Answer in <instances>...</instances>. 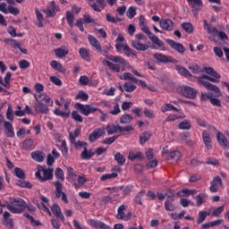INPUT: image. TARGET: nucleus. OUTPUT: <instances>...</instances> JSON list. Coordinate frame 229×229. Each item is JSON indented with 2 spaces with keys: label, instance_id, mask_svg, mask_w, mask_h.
<instances>
[{
  "label": "nucleus",
  "instance_id": "1",
  "mask_svg": "<svg viewBox=\"0 0 229 229\" xmlns=\"http://www.w3.org/2000/svg\"><path fill=\"white\" fill-rule=\"evenodd\" d=\"M204 70L207 74H209V76L203 75L201 77H199L198 78L199 85H202V87H205L207 90L215 92L216 98H221V89H219V87L209 82V81H212L213 83H218L219 80L221 79V74L217 73V72H216V70H214V68L212 67H206L204 68Z\"/></svg>",
  "mask_w": 229,
  "mask_h": 229
},
{
  "label": "nucleus",
  "instance_id": "2",
  "mask_svg": "<svg viewBox=\"0 0 229 229\" xmlns=\"http://www.w3.org/2000/svg\"><path fill=\"white\" fill-rule=\"evenodd\" d=\"M9 212L12 214H22L26 210V207H28V203L24 201V199L21 198H9V200L5 201V205H4Z\"/></svg>",
  "mask_w": 229,
  "mask_h": 229
},
{
  "label": "nucleus",
  "instance_id": "3",
  "mask_svg": "<svg viewBox=\"0 0 229 229\" xmlns=\"http://www.w3.org/2000/svg\"><path fill=\"white\" fill-rule=\"evenodd\" d=\"M140 40H148V38L142 33H138L135 35V39L131 40V47L136 49V51H148L149 49V45L142 44Z\"/></svg>",
  "mask_w": 229,
  "mask_h": 229
},
{
  "label": "nucleus",
  "instance_id": "4",
  "mask_svg": "<svg viewBox=\"0 0 229 229\" xmlns=\"http://www.w3.org/2000/svg\"><path fill=\"white\" fill-rule=\"evenodd\" d=\"M107 60H110L111 62H114L115 64H120V65H123V67H126L127 69H131V72L135 74V76H138L139 78H142V74L140 72H137V70L131 68L130 64L123 57L119 55H106Z\"/></svg>",
  "mask_w": 229,
  "mask_h": 229
},
{
  "label": "nucleus",
  "instance_id": "5",
  "mask_svg": "<svg viewBox=\"0 0 229 229\" xmlns=\"http://www.w3.org/2000/svg\"><path fill=\"white\" fill-rule=\"evenodd\" d=\"M54 185L55 187V194L57 199H60L61 198L64 203H69V199H67V194L64 192V184H62V182H55Z\"/></svg>",
  "mask_w": 229,
  "mask_h": 229
},
{
  "label": "nucleus",
  "instance_id": "6",
  "mask_svg": "<svg viewBox=\"0 0 229 229\" xmlns=\"http://www.w3.org/2000/svg\"><path fill=\"white\" fill-rule=\"evenodd\" d=\"M126 208H128L126 205H121L118 208L116 219L130 221V219L131 218V212L125 213L124 210H126Z\"/></svg>",
  "mask_w": 229,
  "mask_h": 229
},
{
  "label": "nucleus",
  "instance_id": "7",
  "mask_svg": "<svg viewBox=\"0 0 229 229\" xmlns=\"http://www.w3.org/2000/svg\"><path fill=\"white\" fill-rule=\"evenodd\" d=\"M76 108L81 110V114L83 115H89V114H94V112H98V108L92 107L90 105H83L81 103L75 104Z\"/></svg>",
  "mask_w": 229,
  "mask_h": 229
},
{
  "label": "nucleus",
  "instance_id": "8",
  "mask_svg": "<svg viewBox=\"0 0 229 229\" xmlns=\"http://www.w3.org/2000/svg\"><path fill=\"white\" fill-rule=\"evenodd\" d=\"M182 94L184 98H188V99H195L196 96H198V90L194 89V88L186 86L182 89Z\"/></svg>",
  "mask_w": 229,
  "mask_h": 229
},
{
  "label": "nucleus",
  "instance_id": "9",
  "mask_svg": "<svg viewBox=\"0 0 229 229\" xmlns=\"http://www.w3.org/2000/svg\"><path fill=\"white\" fill-rule=\"evenodd\" d=\"M153 57L161 64H178V61L174 58H169L165 55L154 54Z\"/></svg>",
  "mask_w": 229,
  "mask_h": 229
},
{
  "label": "nucleus",
  "instance_id": "10",
  "mask_svg": "<svg viewBox=\"0 0 229 229\" xmlns=\"http://www.w3.org/2000/svg\"><path fill=\"white\" fill-rule=\"evenodd\" d=\"M36 101L39 104L45 105H53V101H51V98L46 95L45 93H36L34 95Z\"/></svg>",
  "mask_w": 229,
  "mask_h": 229
},
{
  "label": "nucleus",
  "instance_id": "11",
  "mask_svg": "<svg viewBox=\"0 0 229 229\" xmlns=\"http://www.w3.org/2000/svg\"><path fill=\"white\" fill-rule=\"evenodd\" d=\"M56 12H60V7L56 5L55 1L50 2V5L44 10V13L48 17H55V15H56Z\"/></svg>",
  "mask_w": 229,
  "mask_h": 229
},
{
  "label": "nucleus",
  "instance_id": "12",
  "mask_svg": "<svg viewBox=\"0 0 229 229\" xmlns=\"http://www.w3.org/2000/svg\"><path fill=\"white\" fill-rule=\"evenodd\" d=\"M200 99L201 101H205V99H209L210 103L213 104L214 106H221V100L214 98L213 93H201Z\"/></svg>",
  "mask_w": 229,
  "mask_h": 229
},
{
  "label": "nucleus",
  "instance_id": "13",
  "mask_svg": "<svg viewBox=\"0 0 229 229\" xmlns=\"http://www.w3.org/2000/svg\"><path fill=\"white\" fill-rule=\"evenodd\" d=\"M105 135V128H97L89 135V142H96L98 139Z\"/></svg>",
  "mask_w": 229,
  "mask_h": 229
},
{
  "label": "nucleus",
  "instance_id": "14",
  "mask_svg": "<svg viewBox=\"0 0 229 229\" xmlns=\"http://www.w3.org/2000/svg\"><path fill=\"white\" fill-rule=\"evenodd\" d=\"M188 1V4H190V6H191V10L193 14L198 15V13L199 12V10H201V7L203 6V1L201 0H187Z\"/></svg>",
  "mask_w": 229,
  "mask_h": 229
},
{
  "label": "nucleus",
  "instance_id": "15",
  "mask_svg": "<svg viewBox=\"0 0 229 229\" xmlns=\"http://www.w3.org/2000/svg\"><path fill=\"white\" fill-rule=\"evenodd\" d=\"M166 42L168 45H170L172 49H174L177 51V53H180V55H183V53H185V47H183V45L181 43H176V41L173 39H166Z\"/></svg>",
  "mask_w": 229,
  "mask_h": 229
},
{
  "label": "nucleus",
  "instance_id": "16",
  "mask_svg": "<svg viewBox=\"0 0 229 229\" xmlns=\"http://www.w3.org/2000/svg\"><path fill=\"white\" fill-rule=\"evenodd\" d=\"M149 40H151L152 44L157 46V47H155V46H153V49H161V51H165V46L164 45V41L158 38V37L155 36V34L149 38Z\"/></svg>",
  "mask_w": 229,
  "mask_h": 229
},
{
  "label": "nucleus",
  "instance_id": "17",
  "mask_svg": "<svg viewBox=\"0 0 229 229\" xmlns=\"http://www.w3.org/2000/svg\"><path fill=\"white\" fill-rule=\"evenodd\" d=\"M89 42L92 47H94L97 51H99V53H106V50L101 49V43H99V40L96 38L94 36L89 35L88 37Z\"/></svg>",
  "mask_w": 229,
  "mask_h": 229
},
{
  "label": "nucleus",
  "instance_id": "18",
  "mask_svg": "<svg viewBox=\"0 0 229 229\" xmlns=\"http://www.w3.org/2000/svg\"><path fill=\"white\" fill-rule=\"evenodd\" d=\"M10 217H12V215L10 214V212L8 211L4 212L2 223L3 225H4V226H7V228L13 229V220Z\"/></svg>",
  "mask_w": 229,
  "mask_h": 229
},
{
  "label": "nucleus",
  "instance_id": "19",
  "mask_svg": "<svg viewBox=\"0 0 229 229\" xmlns=\"http://www.w3.org/2000/svg\"><path fill=\"white\" fill-rule=\"evenodd\" d=\"M49 104L37 103L34 105L36 114H49Z\"/></svg>",
  "mask_w": 229,
  "mask_h": 229
},
{
  "label": "nucleus",
  "instance_id": "20",
  "mask_svg": "<svg viewBox=\"0 0 229 229\" xmlns=\"http://www.w3.org/2000/svg\"><path fill=\"white\" fill-rule=\"evenodd\" d=\"M90 6L95 12H101L106 8V0H96Z\"/></svg>",
  "mask_w": 229,
  "mask_h": 229
},
{
  "label": "nucleus",
  "instance_id": "21",
  "mask_svg": "<svg viewBox=\"0 0 229 229\" xmlns=\"http://www.w3.org/2000/svg\"><path fill=\"white\" fill-rule=\"evenodd\" d=\"M202 139L207 149H212V137H210V132L204 131L202 132Z\"/></svg>",
  "mask_w": 229,
  "mask_h": 229
},
{
  "label": "nucleus",
  "instance_id": "22",
  "mask_svg": "<svg viewBox=\"0 0 229 229\" xmlns=\"http://www.w3.org/2000/svg\"><path fill=\"white\" fill-rule=\"evenodd\" d=\"M89 224L93 228H97V229H110V226H108L106 224H105V223H103L101 221H98V220H94V219H89Z\"/></svg>",
  "mask_w": 229,
  "mask_h": 229
},
{
  "label": "nucleus",
  "instance_id": "23",
  "mask_svg": "<svg viewBox=\"0 0 229 229\" xmlns=\"http://www.w3.org/2000/svg\"><path fill=\"white\" fill-rule=\"evenodd\" d=\"M216 139L219 145L222 148H224V149H226L229 148V142H228V140H226V137L225 136V134L218 131L216 134Z\"/></svg>",
  "mask_w": 229,
  "mask_h": 229
},
{
  "label": "nucleus",
  "instance_id": "24",
  "mask_svg": "<svg viewBox=\"0 0 229 229\" xmlns=\"http://www.w3.org/2000/svg\"><path fill=\"white\" fill-rule=\"evenodd\" d=\"M223 185V181L221 180V177L216 176L213 179V182H211V186L209 187V191L212 192H217L218 187H221Z\"/></svg>",
  "mask_w": 229,
  "mask_h": 229
},
{
  "label": "nucleus",
  "instance_id": "25",
  "mask_svg": "<svg viewBox=\"0 0 229 229\" xmlns=\"http://www.w3.org/2000/svg\"><path fill=\"white\" fill-rule=\"evenodd\" d=\"M4 128L5 130L6 136L9 138L15 137V132L13 131V125L8 121L4 122Z\"/></svg>",
  "mask_w": 229,
  "mask_h": 229
},
{
  "label": "nucleus",
  "instance_id": "26",
  "mask_svg": "<svg viewBox=\"0 0 229 229\" xmlns=\"http://www.w3.org/2000/svg\"><path fill=\"white\" fill-rule=\"evenodd\" d=\"M51 210L54 216H55L56 217H59L61 221H65V216H64V214H62V209L60 208V206H58L57 204H54L51 207Z\"/></svg>",
  "mask_w": 229,
  "mask_h": 229
},
{
  "label": "nucleus",
  "instance_id": "27",
  "mask_svg": "<svg viewBox=\"0 0 229 229\" xmlns=\"http://www.w3.org/2000/svg\"><path fill=\"white\" fill-rule=\"evenodd\" d=\"M159 24L163 30H165V31H172L174 23L170 19H166L161 20Z\"/></svg>",
  "mask_w": 229,
  "mask_h": 229
},
{
  "label": "nucleus",
  "instance_id": "28",
  "mask_svg": "<svg viewBox=\"0 0 229 229\" xmlns=\"http://www.w3.org/2000/svg\"><path fill=\"white\" fill-rule=\"evenodd\" d=\"M203 24H204V30H206L209 35H217V33H219V30H217V28L209 24L207 21V20L203 21Z\"/></svg>",
  "mask_w": 229,
  "mask_h": 229
},
{
  "label": "nucleus",
  "instance_id": "29",
  "mask_svg": "<svg viewBox=\"0 0 229 229\" xmlns=\"http://www.w3.org/2000/svg\"><path fill=\"white\" fill-rule=\"evenodd\" d=\"M30 155L36 162H44V158H46V154L43 151H34Z\"/></svg>",
  "mask_w": 229,
  "mask_h": 229
},
{
  "label": "nucleus",
  "instance_id": "30",
  "mask_svg": "<svg viewBox=\"0 0 229 229\" xmlns=\"http://www.w3.org/2000/svg\"><path fill=\"white\" fill-rule=\"evenodd\" d=\"M72 144L74 146L75 149L80 150V149H86L88 143L86 141L82 140H74V138H72Z\"/></svg>",
  "mask_w": 229,
  "mask_h": 229
},
{
  "label": "nucleus",
  "instance_id": "31",
  "mask_svg": "<svg viewBox=\"0 0 229 229\" xmlns=\"http://www.w3.org/2000/svg\"><path fill=\"white\" fill-rule=\"evenodd\" d=\"M54 53L55 56H57V58H65V56L69 55V50L62 47L54 49Z\"/></svg>",
  "mask_w": 229,
  "mask_h": 229
},
{
  "label": "nucleus",
  "instance_id": "32",
  "mask_svg": "<svg viewBox=\"0 0 229 229\" xmlns=\"http://www.w3.org/2000/svg\"><path fill=\"white\" fill-rule=\"evenodd\" d=\"M43 172V182H47V180H53V168L44 169L40 166Z\"/></svg>",
  "mask_w": 229,
  "mask_h": 229
},
{
  "label": "nucleus",
  "instance_id": "33",
  "mask_svg": "<svg viewBox=\"0 0 229 229\" xmlns=\"http://www.w3.org/2000/svg\"><path fill=\"white\" fill-rule=\"evenodd\" d=\"M174 199H167L165 202V208L167 212H174L176 207L174 206Z\"/></svg>",
  "mask_w": 229,
  "mask_h": 229
},
{
  "label": "nucleus",
  "instance_id": "34",
  "mask_svg": "<svg viewBox=\"0 0 229 229\" xmlns=\"http://www.w3.org/2000/svg\"><path fill=\"white\" fill-rule=\"evenodd\" d=\"M79 53L82 60H85L86 62H90V50L85 47H81L80 48Z\"/></svg>",
  "mask_w": 229,
  "mask_h": 229
},
{
  "label": "nucleus",
  "instance_id": "35",
  "mask_svg": "<svg viewBox=\"0 0 229 229\" xmlns=\"http://www.w3.org/2000/svg\"><path fill=\"white\" fill-rule=\"evenodd\" d=\"M120 80L129 81L131 83H139V79L133 77L131 72H124L123 75H120Z\"/></svg>",
  "mask_w": 229,
  "mask_h": 229
},
{
  "label": "nucleus",
  "instance_id": "36",
  "mask_svg": "<svg viewBox=\"0 0 229 229\" xmlns=\"http://www.w3.org/2000/svg\"><path fill=\"white\" fill-rule=\"evenodd\" d=\"M50 66L52 67V69H55V71H58V72H65V69L64 68V65H62V64H60L58 61L56 60H53L50 63Z\"/></svg>",
  "mask_w": 229,
  "mask_h": 229
},
{
  "label": "nucleus",
  "instance_id": "37",
  "mask_svg": "<svg viewBox=\"0 0 229 229\" xmlns=\"http://www.w3.org/2000/svg\"><path fill=\"white\" fill-rule=\"evenodd\" d=\"M175 70L179 72V74H181V76H185V78L187 77L191 78L192 76L191 72H189V70L185 69V67L183 66L176 64Z\"/></svg>",
  "mask_w": 229,
  "mask_h": 229
},
{
  "label": "nucleus",
  "instance_id": "38",
  "mask_svg": "<svg viewBox=\"0 0 229 229\" xmlns=\"http://www.w3.org/2000/svg\"><path fill=\"white\" fill-rule=\"evenodd\" d=\"M94 157V152L92 149H88L87 147L83 149V151L81 154V157L82 160H90V158Z\"/></svg>",
  "mask_w": 229,
  "mask_h": 229
},
{
  "label": "nucleus",
  "instance_id": "39",
  "mask_svg": "<svg viewBox=\"0 0 229 229\" xmlns=\"http://www.w3.org/2000/svg\"><path fill=\"white\" fill-rule=\"evenodd\" d=\"M196 192H197L196 190L183 189L181 191H178L176 193V196H178L179 198L185 197V196H192L196 194Z\"/></svg>",
  "mask_w": 229,
  "mask_h": 229
},
{
  "label": "nucleus",
  "instance_id": "40",
  "mask_svg": "<svg viewBox=\"0 0 229 229\" xmlns=\"http://www.w3.org/2000/svg\"><path fill=\"white\" fill-rule=\"evenodd\" d=\"M77 182L74 181L72 183V185L76 188V189H80V187H83V185H85L87 179H85V175H79L77 178Z\"/></svg>",
  "mask_w": 229,
  "mask_h": 229
},
{
  "label": "nucleus",
  "instance_id": "41",
  "mask_svg": "<svg viewBox=\"0 0 229 229\" xmlns=\"http://www.w3.org/2000/svg\"><path fill=\"white\" fill-rule=\"evenodd\" d=\"M106 130L108 135H114V133H117V131H120L121 126L114 125V124H107Z\"/></svg>",
  "mask_w": 229,
  "mask_h": 229
},
{
  "label": "nucleus",
  "instance_id": "42",
  "mask_svg": "<svg viewBox=\"0 0 229 229\" xmlns=\"http://www.w3.org/2000/svg\"><path fill=\"white\" fill-rule=\"evenodd\" d=\"M55 177L57 178V181L59 183H62V182H64L65 175L64 174V170L62 168L57 167L55 172Z\"/></svg>",
  "mask_w": 229,
  "mask_h": 229
},
{
  "label": "nucleus",
  "instance_id": "43",
  "mask_svg": "<svg viewBox=\"0 0 229 229\" xmlns=\"http://www.w3.org/2000/svg\"><path fill=\"white\" fill-rule=\"evenodd\" d=\"M189 132H184L179 135V140H182V142H185L188 144V146H192L194 144V141L191 140H189Z\"/></svg>",
  "mask_w": 229,
  "mask_h": 229
},
{
  "label": "nucleus",
  "instance_id": "44",
  "mask_svg": "<svg viewBox=\"0 0 229 229\" xmlns=\"http://www.w3.org/2000/svg\"><path fill=\"white\" fill-rule=\"evenodd\" d=\"M36 17L38 19L36 26H38V28H44V23H42V21H44V15H42V13H40L38 9H36Z\"/></svg>",
  "mask_w": 229,
  "mask_h": 229
},
{
  "label": "nucleus",
  "instance_id": "45",
  "mask_svg": "<svg viewBox=\"0 0 229 229\" xmlns=\"http://www.w3.org/2000/svg\"><path fill=\"white\" fill-rule=\"evenodd\" d=\"M191 128H192V125L189 120H183L178 123L179 130H191Z\"/></svg>",
  "mask_w": 229,
  "mask_h": 229
},
{
  "label": "nucleus",
  "instance_id": "46",
  "mask_svg": "<svg viewBox=\"0 0 229 229\" xmlns=\"http://www.w3.org/2000/svg\"><path fill=\"white\" fill-rule=\"evenodd\" d=\"M66 171L68 174V180L71 182V183H74V178H76V173L74 172V169L71 166H68Z\"/></svg>",
  "mask_w": 229,
  "mask_h": 229
},
{
  "label": "nucleus",
  "instance_id": "47",
  "mask_svg": "<svg viewBox=\"0 0 229 229\" xmlns=\"http://www.w3.org/2000/svg\"><path fill=\"white\" fill-rule=\"evenodd\" d=\"M133 121V116L130 114H123L120 118L121 124H130Z\"/></svg>",
  "mask_w": 229,
  "mask_h": 229
},
{
  "label": "nucleus",
  "instance_id": "48",
  "mask_svg": "<svg viewBox=\"0 0 229 229\" xmlns=\"http://www.w3.org/2000/svg\"><path fill=\"white\" fill-rule=\"evenodd\" d=\"M161 110L164 114H165V112H169V110H172L173 112H182V110L176 108L172 104H165Z\"/></svg>",
  "mask_w": 229,
  "mask_h": 229
},
{
  "label": "nucleus",
  "instance_id": "49",
  "mask_svg": "<svg viewBox=\"0 0 229 229\" xmlns=\"http://www.w3.org/2000/svg\"><path fill=\"white\" fill-rule=\"evenodd\" d=\"M114 160L117 162L118 165H123L126 162V157H124L121 152H117L114 155Z\"/></svg>",
  "mask_w": 229,
  "mask_h": 229
},
{
  "label": "nucleus",
  "instance_id": "50",
  "mask_svg": "<svg viewBox=\"0 0 229 229\" xmlns=\"http://www.w3.org/2000/svg\"><path fill=\"white\" fill-rule=\"evenodd\" d=\"M188 69H190V71L193 73V74H199V72H201V67H199V65L192 63L190 64L188 66Z\"/></svg>",
  "mask_w": 229,
  "mask_h": 229
},
{
  "label": "nucleus",
  "instance_id": "51",
  "mask_svg": "<svg viewBox=\"0 0 229 229\" xmlns=\"http://www.w3.org/2000/svg\"><path fill=\"white\" fill-rule=\"evenodd\" d=\"M208 216V213L207 211H199L197 218V223L199 225H201L207 219V216Z\"/></svg>",
  "mask_w": 229,
  "mask_h": 229
},
{
  "label": "nucleus",
  "instance_id": "52",
  "mask_svg": "<svg viewBox=\"0 0 229 229\" xmlns=\"http://www.w3.org/2000/svg\"><path fill=\"white\" fill-rule=\"evenodd\" d=\"M106 19L107 22H112L113 24H117V22H121V21H123L119 17H116V18L113 17L112 14H110V13L106 14Z\"/></svg>",
  "mask_w": 229,
  "mask_h": 229
},
{
  "label": "nucleus",
  "instance_id": "53",
  "mask_svg": "<svg viewBox=\"0 0 229 229\" xmlns=\"http://www.w3.org/2000/svg\"><path fill=\"white\" fill-rule=\"evenodd\" d=\"M66 21L71 28L74 24V14L71 11H66Z\"/></svg>",
  "mask_w": 229,
  "mask_h": 229
},
{
  "label": "nucleus",
  "instance_id": "54",
  "mask_svg": "<svg viewBox=\"0 0 229 229\" xmlns=\"http://www.w3.org/2000/svg\"><path fill=\"white\" fill-rule=\"evenodd\" d=\"M150 138H151V133L149 132L141 133L140 136V144H146V142H148V140H149Z\"/></svg>",
  "mask_w": 229,
  "mask_h": 229
},
{
  "label": "nucleus",
  "instance_id": "55",
  "mask_svg": "<svg viewBox=\"0 0 229 229\" xmlns=\"http://www.w3.org/2000/svg\"><path fill=\"white\" fill-rule=\"evenodd\" d=\"M54 114L58 115L59 117H69L71 114V111H61L60 109L56 108L54 110Z\"/></svg>",
  "mask_w": 229,
  "mask_h": 229
},
{
  "label": "nucleus",
  "instance_id": "56",
  "mask_svg": "<svg viewBox=\"0 0 229 229\" xmlns=\"http://www.w3.org/2000/svg\"><path fill=\"white\" fill-rule=\"evenodd\" d=\"M182 30L186 31V33H192L194 31V27L192 26V23L189 22H183L182 24Z\"/></svg>",
  "mask_w": 229,
  "mask_h": 229
},
{
  "label": "nucleus",
  "instance_id": "57",
  "mask_svg": "<svg viewBox=\"0 0 229 229\" xmlns=\"http://www.w3.org/2000/svg\"><path fill=\"white\" fill-rule=\"evenodd\" d=\"M205 198H207V194L205 193H200L196 197L197 207H201L205 203Z\"/></svg>",
  "mask_w": 229,
  "mask_h": 229
},
{
  "label": "nucleus",
  "instance_id": "58",
  "mask_svg": "<svg viewBox=\"0 0 229 229\" xmlns=\"http://www.w3.org/2000/svg\"><path fill=\"white\" fill-rule=\"evenodd\" d=\"M145 194H146V191L145 190H141L138 193V196H136L135 199H134L135 203H138V205H142V198H144Z\"/></svg>",
  "mask_w": 229,
  "mask_h": 229
},
{
  "label": "nucleus",
  "instance_id": "59",
  "mask_svg": "<svg viewBox=\"0 0 229 229\" xmlns=\"http://www.w3.org/2000/svg\"><path fill=\"white\" fill-rule=\"evenodd\" d=\"M136 89H137V86L130 82H125L123 84V90H125V92H133Z\"/></svg>",
  "mask_w": 229,
  "mask_h": 229
},
{
  "label": "nucleus",
  "instance_id": "60",
  "mask_svg": "<svg viewBox=\"0 0 229 229\" xmlns=\"http://www.w3.org/2000/svg\"><path fill=\"white\" fill-rule=\"evenodd\" d=\"M14 174L20 180H24V178H26V174H24V171L21 168H14Z\"/></svg>",
  "mask_w": 229,
  "mask_h": 229
},
{
  "label": "nucleus",
  "instance_id": "61",
  "mask_svg": "<svg viewBox=\"0 0 229 229\" xmlns=\"http://www.w3.org/2000/svg\"><path fill=\"white\" fill-rule=\"evenodd\" d=\"M126 15L129 19H133L137 15V8L133 6L129 7Z\"/></svg>",
  "mask_w": 229,
  "mask_h": 229
},
{
  "label": "nucleus",
  "instance_id": "62",
  "mask_svg": "<svg viewBox=\"0 0 229 229\" xmlns=\"http://www.w3.org/2000/svg\"><path fill=\"white\" fill-rule=\"evenodd\" d=\"M16 185H18L19 187H25L27 189H31L32 185L30 182L28 181H23V180H19L16 182Z\"/></svg>",
  "mask_w": 229,
  "mask_h": 229
},
{
  "label": "nucleus",
  "instance_id": "63",
  "mask_svg": "<svg viewBox=\"0 0 229 229\" xmlns=\"http://www.w3.org/2000/svg\"><path fill=\"white\" fill-rule=\"evenodd\" d=\"M169 157L172 158V160H180L182 153H180L178 150H174L169 153Z\"/></svg>",
  "mask_w": 229,
  "mask_h": 229
},
{
  "label": "nucleus",
  "instance_id": "64",
  "mask_svg": "<svg viewBox=\"0 0 229 229\" xmlns=\"http://www.w3.org/2000/svg\"><path fill=\"white\" fill-rule=\"evenodd\" d=\"M75 99H81V101H87L89 99V95L85 91H79Z\"/></svg>",
  "mask_w": 229,
  "mask_h": 229
}]
</instances>
